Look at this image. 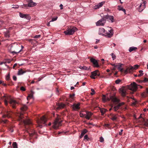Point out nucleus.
I'll return each instance as SVG.
<instances>
[{
	"instance_id": "obj_52",
	"label": "nucleus",
	"mask_w": 148,
	"mask_h": 148,
	"mask_svg": "<svg viewBox=\"0 0 148 148\" xmlns=\"http://www.w3.org/2000/svg\"><path fill=\"white\" fill-rule=\"evenodd\" d=\"M104 139L102 137H101L100 138V141L101 142H103L104 141Z\"/></svg>"
},
{
	"instance_id": "obj_22",
	"label": "nucleus",
	"mask_w": 148,
	"mask_h": 148,
	"mask_svg": "<svg viewBox=\"0 0 148 148\" xmlns=\"http://www.w3.org/2000/svg\"><path fill=\"white\" fill-rule=\"evenodd\" d=\"M86 115L85 118L86 119L89 120L90 119L91 116H92V114L90 112H86Z\"/></svg>"
},
{
	"instance_id": "obj_35",
	"label": "nucleus",
	"mask_w": 148,
	"mask_h": 148,
	"mask_svg": "<svg viewBox=\"0 0 148 148\" xmlns=\"http://www.w3.org/2000/svg\"><path fill=\"white\" fill-rule=\"evenodd\" d=\"M79 68L83 70H89V68L85 66H80Z\"/></svg>"
},
{
	"instance_id": "obj_10",
	"label": "nucleus",
	"mask_w": 148,
	"mask_h": 148,
	"mask_svg": "<svg viewBox=\"0 0 148 148\" xmlns=\"http://www.w3.org/2000/svg\"><path fill=\"white\" fill-rule=\"evenodd\" d=\"M106 22V20L103 18L97 21L96 23L97 26H103Z\"/></svg>"
},
{
	"instance_id": "obj_63",
	"label": "nucleus",
	"mask_w": 148,
	"mask_h": 148,
	"mask_svg": "<svg viewBox=\"0 0 148 148\" xmlns=\"http://www.w3.org/2000/svg\"><path fill=\"white\" fill-rule=\"evenodd\" d=\"M60 9L62 10L63 9V5L62 4H61L60 5Z\"/></svg>"
},
{
	"instance_id": "obj_11",
	"label": "nucleus",
	"mask_w": 148,
	"mask_h": 148,
	"mask_svg": "<svg viewBox=\"0 0 148 148\" xmlns=\"http://www.w3.org/2000/svg\"><path fill=\"white\" fill-rule=\"evenodd\" d=\"M100 75V73L98 70H96L91 73L90 77L92 79H95V76H99Z\"/></svg>"
},
{
	"instance_id": "obj_62",
	"label": "nucleus",
	"mask_w": 148,
	"mask_h": 148,
	"mask_svg": "<svg viewBox=\"0 0 148 148\" xmlns=\"http://www.w3.org/2000/svg\"><path fill=\"white\" fill-rule=\"evenodd\" d=\"M137 101H134L133 102L132 104L134 105H136Z\"/></svg>"
},
{
	"instance_id": "obj_56",
	"label": "nucleus",
	"mask_w": 148,
	"mask_h": 148,
	"mask_svg": "<svg viewBox=\"0 0 148 148\" xmlns=\"http://www.w3.org/2000/svg\"><path fill=\"white\" fill-rule=\"evenodd\" d=\"M13 78L14 81H16L17 80V77L16 76L14 75L13 77Z\"/></svg>"
},
{
	"instance_id": "obj_7",
	"label": "nucleus",
	"mask_w": 148,
	"mask_h": 148,
	"mask_svg": "<svg viewBox=\"0 0 148 148\" xmlns=\"http://www.w3.org/2000/svg\"><path fill=\"white\" fill-rule=\"evenodd\" d=\"M62 121L58 118H56L55 121L53 125V127L55 129H57L58 128L59 126L61 125Z\"/></svg>"
},
{
	"instance_id": "obj_20",
	"label": "nucleus",
	"mask_w": 148,
	"mask_h": 148,
	"mask_svg": "<svg viewBox=\"0 0 148 148\" xmlns=\"http://www.w3.org/2000/svg\"><path fill=\"white\" fill-rule=\"evenodd\" d=\"M108 32H106V36L109 38H110L113 35V30L111 29L110 30H108Z\"/></svg>"
},
{
	"instance_id": "obj_25",
	"label": "nucleus",
	"mask_w": 148,
	"mask_h": 148,
	"mask_svg": "<svg viewBox=\"0 0 148 148\" xmlns=\"http://www.w3.org/2000/svg\"><path fill=\"white\" fill-rule=\"evenodd\" d=\"M87 132V130L86 129H84L82 131L81 134L80 136V138H81Z\"/></svg>"
},
{
	"instance_id": "obj_14",
	"label": "nucleus",
	"mask_w": 148,
	"mask_h": 148,
	"mask_svg": "<svg viewBox=\"0 0 148 148\" xmlns=\"http://www.w3.org/2000/svg\"><path fill=\"white\" fill-rule=\"evenodd\" d=\"M103 17L106 20L107 19L108 21H110L112 23L114 21V17L112 16H110L108 15H104L103 16Z\"/></svg>"
},
{
	"instance_id": "obj_37",
	"label": "nucleus",
	"mask_w": 148,
	"mask_h": 148,
	"mask_svg": "<svg viewBox=\"0 0 148 148\" xmlns=\"http://www.w3.org/2000/svg\"><path fill=\"white\" fill-rule=\"evenodd\" d=\"M21 109L23 111H25L27 109V107L25 105H23L21 107Z\"/></svg>"
},
{
	"instance_id": "obj_44",
	"label": "nucleus",
	"mask_w": 148,
	"mask_h": 148,
	"mask_svg": "<svg viewBox=\"0 0 148 148\" xmlns=\"http://www.w3.org/2000/svg\"><path fill=\"white\" fill-rule=\"evenodd\" d=\"M122 65V64H120V63H119L118 64L116 65V66H117L116 67H118V69H120Z\"/></svg>"
},
{
	"instance_id": "obj_38",
	"label": "nucleus",
	"mask_w": 148,
	"mask_h": 148,
	"mask_svg": "<svg viewBox=\"0 0 148 148\" xmlns=\"http://www.w3.org/2000/svg\"><path fill=\"white\" fill-rule=\"evenodd\" d=\"M12 146L13 148H18L17 145L16 143L15 142H13L12 143Z\"/></svg>"
},
{
	"instance_id": "obj_32",
	"label": "nucleus",
	"mask_w": 148,
	"mask_h": 148,
	"mask_svg": "<svg viewBox=\"0 0 148 148\" xmlns=\"http://www.w3.org/2000/svg\"><path fill=\"white\" fill-rule=\"evenodd\" d=\"M8 121L7 119L3 120L0 119V123H3L5 124L8 123Z\"/></svg>"
},
{
	"instance_id": "obj_4",
	"label": "nucleus",
	"mask_w": 148,
	"mask_h": 148,
	"mask_svg": "<svg viewBox=\"0 0 148 148\" xmlns=\"http://www.w3.org/2000/svg\"><path fill=\"white\" fill-rule=\"evenodd\" d=\"M124 104V103L123 102L119 103L117 105L114 106L113 108V110H114V111L119 113L120 112L119 111H118V110L119 109L122 110H125L127 109L126 107L121 106Z\"/></svg>"
},
{
	"instance_id": "obj_55",
	"label": "nucleus",
	"mask_w": 148,
	"mask_h": 148,
	"mask_svg": "<svg viewBox=\"0 0 148 148\" xmlns=\"http://www.w3.org/2000/svg\"><path fill=\"white\" fill-rule=\"evenodd\" d=\"M40 35H36L34 36V38H38L40 37Z\"/></svg>"
},
{
	"instance_id": "obj_61",
	"label": "nucleus",
	"mask_w": 148,
	"mask_h": 148,
	"mask_svg": "<svg viewBox=\"0 0 148 148\" xmlns=\"http://www.w3.org/2000/svg\"><path fill=\"white\" fill-rule=\"evenodd\" d=\"M17 64L16 63V64H14V65L13 66V68L14 69L15 68V67L16 66H17Z\"/></svg>"
},
{
	"instance_id": "obj_45",
	"label": "nucleus",
	"mask_w": 148,
	"mask_h": 148,
	"mask_svg": "<svg viewBox=\"0 0 148 148\" xmlns=\"http://www.w3.org/2000/svg\"><path fill=\"white\" fill-rule=\"evenodd\" d=\"M84 139H86L88 141L90 138L88 137V136L87 135H86L84 137Z\"/></svg>"
},
{
	"instance_id": "obj_40",
	"label": "nucleus",
	"mask_w": 148,
	"mask_h": 148,
	"mask_svg": "<svg viewBox=\"0 0 148 148\" xmlns=\"http://www.w3.org/2000/svg\"><path fill=\"white\" fill-rule=\"evenodd\" d=\"M7 81L9 83L8 84V85H13L12 81L11 79H10V80Z\"/></svg>"
},
{
	"instance_id": "obj_60",
	"label": "nucleus",
	"mask_w": 148,
	"mask_h": 148,
	"mask_svg": "<svg viewBox=\"0 0 148 148\" xmlns=\"http://www.w3.org/2000/svg\"><path fill=\"white\" fill-rule=\"evenodd\" d=\"M119 70L121 71V72H124L125 71H124L123 69H121V68L120 69H119Z\"/></svg>"
},
{
	"instance_id": "obj_28",
	"label": "nucleus",
	"mask_w": 148,
	"mask_h": 148,
	"mask_svg": "<svg viewBox=\"0 0 148 148\" xmlns=\"http://www.w3.org/2000/svg\"><path fill=\"white\" fill-rule=\"evenodd\" d=\"M26 72L25 71H23L22 69H20L18 72V75H21L23 74Z\"/></svg>"
},
{
	"instance_id": "obj_5",
	"label": "nucleus",
	"mask_w": 148,
	"mask_h": 148,
	"mask_svg": "<svg viewBox=\"0 0 148 148\" xmlns=\"http://www.w3.org/2000/svg\"><path fill=\"white\" fill-rule=\"evenodd\" d=\"M103 100L104 101H109L111 100L114 103H118L119 100L117 99L115 96H110V98L106 97L105 95H103Z\"/></svg>"
},
{
	"instance_id": "obj_47",
	"label": "nucleus",
	"mask_w": 148,
	"mask_h": 148,
	"mask_svg": "<svg viewBox=\"0 0 148 148\" xmlns=\"http://www.w3.org/2000/svg\"><path fill=\"white\" fill-rule=\"evenodd\" d=\"M121 82V80L119 79H117L115 81V83L116 84H119Z\"/></svg>"
},
{
	"instance_id": "obj_13",
	"label": "nucleus",
	"mask_w": 148,
	"mask_h": 148,
	"mask_svg": "<svg viewBox=\"0 0 148 148\" xmlns=\"http://www.w3.org/2000/svg\"><path fill=\"white\" fill-rule=\"evenodd\" d=\"M134 70L133 67L132 66H130L129 67H127L126 69L125 70L124 73L125 74H126L128 73H131Z\"/></svg>"
},
{
	"instance_id": "obj_31",
	"label": "nucleus",
	"mask_w": 148,
	"mask_h": 148,
	"mask_svg": "<svg viewBox=\"0 0 148 148\" xmlns=\"http://www.w3.org/2000/svg\"><path fill=\"white\" fill-rule=\"evenodd\" d=\"M117 7V9L118 10H119V11H122L124 13H125V9H123L122 7H121L120 6L118 5V6Z\"/></svg>"
},
{
	"instance_id": "obj_57",
	"label": "nucleus",
	"mask_w": 148,
	"mask_h": 148,
	"mask_svg": "<svg viewBox=\"0 0 148 148\" xmlns=\"http://www.w3.org/2000/svg\"><path fill=\"white\" fill-rule=\"evenodd\" d=\"M75 95V94H70V97L71 98H73Z\"/></svg>"
},
{
	"instance_id": "obj_9",
	"label": "nucleus",
	"mask_w": 148,
	"mask_h": 148,
	"mask_svg": "<svg viewBox=\"0 0 148 148\" xmlns=\"http://www.w3.org/2000/svg\"><path fill=\"white\" fill-rule=\"evenodd\" d=\"M143 1L142 3H140V5L138 7H137L138 5H137L136 7L138 8V11L139 12L142 11L145 7V4L146 2L145 1H143V0H142Z\"/></svg>"
},
{
	"instance_id": "obj_48",
	"label": "nucleus",
	"mask_w": 148,
	"mask_h": 148,
	"mask_svg": "<svg viewBox=\"0 0 148 148\" xmlns=\"http://www.w3.org/2000/svg\"><path fill=\"white\" fill-rule=\"evenodd\" d=\"M57 18H58L57 17L52 18V20L51 21H50V22H53V21H55L57 20Z\"/></svg>"
},
{
	"instance_id": "obj_33",
	"label": "nucleus",
	"mask_w": 148,
	"mask_h": 148,
	"mask_svg": "<svg viewBox=\"0 0 148 148\" xmlns=\"http://www.w3.org/2000/svg\"><path fill=\"white\" fill-rule=\"evenodd\" d=\"M21 47H22V49H21L19 51H12L11 52V53L13 54V55H14V54H17L18 53H19L20 52H21V51H22V49L24 48V47L23 46L21 45Z\"/></svg>"
},
{
	"instance_id": "obj_21",
	"label": "nucleus",
	"mask_w": 148,
	"mask_h": 148,
	"mask_svg": "<svg viewBox=\"0 0 148 148\" xmlns=\"http://www.w3.org/2000/svg\"><path fill=\"white\" fill-rule=\"evenodd\" d=\"M105 3L104 1H102L99 3L97 5H95L93 7V8L95 9H97L99 8L100 7H102Z\"/></svg>"
},
{
	"instance_id": "obj_26",
	"label": "nucleus",
	"mask_w": 148,
	"mask_h": 148,
	"mask_svg": "<svg viewBox=\"0 0 148 148\" xmlns=\"http://www.w3.org/2000/svg\"><path fill=\"white\" fill-rule=\"evenodd\" d=\"M148 96V88H147L146 91L142 94V96L143 97H145Z\"/></svg>"
},
{
	"instance_id": "obj_59",
	"label": "nucleus",
	"mask_w": 148,
	"mask_h": 148,
	"mask_svg": "<svg viewBox=\"0 0 148 148\" xmlns=\"http://www.w3.org/2000/svg\"><path fill=\"white\" fill-rule=\"evenodd\" d=\"M123 131V130H121V132H119V134L120 135H121L122 134V132Z\"/></svg>"
},
{
	"instance_id": "obj_6",
	"label": "nucleus",
	"mask_w": 148,
	"mask_h": 148,
	"mask_svg": "<svg viewBox=\"0 0 148 148\" xmlns=\"http://www.w3.org/2000/svg\"><path fill=\"white\" fill-rule=\"evenodd\" d=\"M138 86H139L140 88H142V87L139 85H137L135 82L131 83V84L128 86V88L130 90L134 91H135L138 88Z\"/></svg>"
},
{
	"instance_id": "obj_42",
	"label": "nucleus",
	"mask_w": 148,
	"mask_h": 148,
	"mask_svg": "<svg viewBox=\"0 0 148 148\" xmlns=\"http://www.w3.org/2000/svg\"><path fill=\"white\" fill-rule=\"evenodd\" d=\"M133 67V69L134 70L137 69L139 67V66L138 65L136 64L134 65Z\"/></svg>"
},
{
	"instance_id": "obj_58",
	"label": "nucleus",
	"mask_w": 148,
	"mask_h": 148,
	"mask_svg": "<svg viewBox=\"0 0 148 148\" xmlns=\"http://www.w3.org/2000/svg\"><path fill=\"white\" fill-rule=\"evenodd\" d=\"M5 36L6 37L9 38V33L8 32H7L5 34Z\"/></svg>"
},
{
	"instance_id": "obj_30",
	"label": "nucleus",
	"mask_w": 148,
	"mask_h": 148,
	"mask_svg": "<svg viewBox=\"0 0 148 148\" xmlns=\"http://www.w3.org/2000/svg\"><path fill=\"white\" fill-rule=\"evenodd\" d=\"M143 121L145 126L148 127V120L143 119Z\"/></svg>"
},
{
	"instance_id": "obj_53",
	"label": "nucleus",
	"mask_w": 148,
	"mask_h": 148,
	"mask_svg": "<svg viewBox=\"0 0 148 148\" xmlns=\"http://www.w3.org/2000/svg\"><path fill=\"white\" fill-rule=\"evenodd\" d=\"M9 130L11 132H13V130L12 129V127L11 126L9 128Z\"/></svg>"
},
{
	"instance_id": "obj_2",
	"label": "nucleus",
	"mask_w": 148,
	"mask_h": 148,
	"mask_svg": "<svg viewBox=\"0 0 148 148\" xmlns=\"http://www.w3.org/2000/svg\"><path fill=\"white\" fill-rule=\"evenodd\" d=\"M23 117L22 114H21L19 117V121L21 123H23L25 126V128L27 129L29 128V126L32 125V122L29 119H27L25 120L23 119Z\"/></svg>"
},
{
	"instance_id": "obj_16",
	"label": "nucleus",
	"mask_w": 148,
	"mask_h": 148,
	"mask_svg": "<svg viewBox=\"0 0 148 148\" xmlns=\"http://www.w3.org/2000/svg\"><path fill=\"white\" fill-rule=\"evenodd\" d=\"M111 119L113 121H116L117 119L118 114L111 113L110 114Z\"/></svg>"
},
{
	"instance_id": "obj_54",
	"label": "nucleus",
	"mask_w": 148,
	"mask_h": 148,
	"mask_svg": "<svg viewBox=\"0 0 148 148\" xmlns=\"http://www.w3.org/2000/svg\"><path fill=\"white\" fill-rule=\"evenodd\" d=\"M19 6L18 5H14V6L12 7V8L14 9H18V8Z\"/></svg>"
},
{
	"instance_id": "obj_51",
	"label": "nucleus",
	"mask_w": 148,
	"mask_h": 148,
	"mask_svg": "<svg viewBox=\"0 0 148 148\" xmlns=\"http://www.w3.org/2000/svg\"><path fill=\"white\" fill-rule=\"evenodd\" d=\"M20 90L23 91H25L26 90V89L24 87L22 86L20 88Z\"/></svg>"
},
{
	"instance_id": "obj_49",
	"label": "nucleus",
	"mask_w": 148,
	"mask_h": 148,
	"mask_svg": "<svg viewBox=\"0 0 148 148\" xmlns=\"http://www.w3.org/2000/svg\"><path fill=\"white\" fill-rule=\"evenodd\" d=\"M85 115H86L85 114H83L82 113H81V112H80V116L81 117H85Z\"/></svg>"
},
{
	"instance_id": "obj_1",
	"label": "nucleus",
	"mask_w": 148,
	"mask_h": 148,
	"mask_svg": "<svg viewBox=\"0 0 148 148\" xmlns=\"http://www.w3.org/2000/svg\"><path fill=\"white\" fill-rule=\"evenodd\" d=\"M3 99L4 100L5 105H7L8 102H9L13 108L14 109L16 108V105L18 104V103L15 100L12 99L11 96L5 95L3 97Z\"/></svg>"
},
{
	"instance_id": "obj_24",
	"label": "nucleus",
	"mask_w": 148,
	"mask_h": 148,
	"mask_svg": "<svg viewBox=\"0 0 148 148\" xmlns=\"http://www.w3.org/2000/svg\"><path fill=\"white\" fill-rule=\"evenodd\" d=\"M121 92L122 95L123 96H125L126 94V92L125 90V88H121L120 90Z\"/></svg>"
},
{
	"instance_id": "obj_18",
	"label": "nucleus",
	"mask_w": 148,
	"mask_h": 148,
	"mask_svg": "<svg viewBox=\"0 0 148 148\" xmlns=\"http://www.w3.org/2000/svg\"><path fill=\"white\" fill-rule=\"evenodd\" d=\"M80 103H74L72 106V108L74 110H77L80 108L79 107Z\"/></svg>"
},
{
	"instance_id": "obj_8",
	"label": "nucleus",
	"mask_w": 148,
	"mask_h": 148,
	"mask_svg": "<svg viewBox=\"0 0 148 148\" xmlns=\"http://www.w3.org/2000/svg\"><path fill=\"white\" fill-rule=\"evenodd\" d=\"M47 121V119L45 116H43L40 118V119L38 120L37 122L38 124V126L40 127H42V125H40V124H45Z\"/></svg>"
},
{
	"instance_id": "obj_41",
	"label": "nucleus",
	"mask_w": 148,
	"mask_h": 148,
	"mask_svg": "<svg viewBox=\"0 0 148 148\" xmlns=\"http://www.w3.org/2000/svg\"><path fill=\"white\" fill-rule=\"evenodd\" d=\"M6 79L7 81L10 80V74L9 73L6 76Z\"/></svg>"
},
{
	"instance_id": "obj_17",
	"label": "nucleus",
	"mask_w": 148,
	"mask_h": 148,
	"mask_svg": "<svg viewBox=\"0 0 148 148\" xmlns=\"http://www.w3.org/2000/svg\"><path fill=\"white\" fill-rule=\"evenodd\" d=\"M12 114V112H11L7 111L3 115V118H5L6 117L8 118H10Z\"/></svg>"
},
{
	"instance_id": "obj_12",
	"label": "nucleus",
	"mask_w": 148,
	"mask_h": 148,
	"mask_svg": "<svg viewBox=\"0 0 148 148\" xmlns=\"http://www.w3.org/2000/svg\"><path fill=\"white\" fill-rule=\"evenodd\" d=\"M90 61L93 64L94 67H99L97 61L95 59L93 58H91Z\"/></svg>"
},
{
	"instance_id": "obj_64",
	"label": "nucleus",
	"mask_w": 148,
	"mask_h": 148,
	"mask_svg": "<svg viewBox=\"0 0 148 148\" xmlns=\"http://www.w3.org/2000/svg\"><path fill=\"white\" fill-rule=\"evenodd\" d=\"M143 75V73H141L140 74L138 75V76L139 77H140L141 76H142Z\"/></svg>"
},
{
	"instance_id": "obj_34",
	"label": "nucleus",
	"mask_w": 148,
	"mask_h": 148,
	"mask_svg": "<svg viewBox=\"0 0 148 148\" xmlns=\"http://www.w3.org/2000/svg\"><path fill=\"white\" fill-rule=\"evenodd\" d=\"M106 109L104 108L101 109H100V112L101 114V115H103L106 112Z\"/></svg>"
},
{
	"instance_id": "obj_46",
	"label": "nucleus",
	"mask_w": 148,
	"mask_h": 148,
	"mask_svg": "<svg viewBox=\"0 0 148 148\" xmlns=\"http://www.w3.org/2000/svg\"><path fill=\"white\" fill-rule=\"evenodd\" d=\"M28 41L30 42H31L32 43H34V41H35V40L33 39H29L28 40Z\"/></svg>"
},
{
	"instance_id": "obj_36",
	"label": "nucleus",
	"mask_w": 148,
	"mask_h": 148,
	"mask_svg": "<svg viewBox=\"0 0 148 148\" xmlns=\"http://www.w3.org/2000/svg\"><path fill=\"white\" fill-rule=\"evenodd\" d=\"M148 82V79L146 77L144 78L143 80H139V82L140 83H142L143 82Z\"/></svg>"
},
{
	"instance_id": "obj_27",
	"label": "nucleus",
	"mask_w": 148,
	"mask_h": 148,
	"mask_svg": "<svg viewBox=\"0 0 148 148\" xmlns=\"http://www.w3.org/2000/svg\"><path fill=\"white\" fill-rule=\"evenodd\" d=\"M65 106V105L63 103L59 104L58 107L57 108V110H58L60 109L64 108Z\"/></svg>"
},
{
	"instance_id": "obj_19",
	"label": "nucleus",
	"mask_w": 148,
	"mask_h": 148,
	"mask_svg": "<svg viewBox=\"0 0 148 148\" xmlns=\"http://www.w3.org/2000/svg\"><path fill=\"white\" fill-rule=\"evenodd\" d=\"M99 34L106 36V30L104 28H101L99 29Z\"/></svg>"
},
{
	"instance_id": "obj_3",
	"label": "nucleus",
	"mask_w": 148,
	"mask_h": 148,
	"mask_svg": "<svg viewBox=\"0 0 148 148\" xmlns=\"http://www.w3.org/2000/svg\"><path fill=\"white\" fill-rule=\"evenodd\" d=\"M77 30V28L74 26H71L68 27L66 30L64 32V33L66 35H71Z\"/></svg>"
},
{
	"instance_id": "obj_50",
	"label": "nucleus",
	"mask_w": 148,
	"mask_h": 148,
	"mask_svg": "<svg viewBox=\"0 0 148 148\" xmlns=\"http://www.w3.org/2000/svg\"><path fill=\"white\" fill-rule=\"evenodd\" d=\"M91 91L92 92L91 93V94L92 95H93L95 94V91L93 89H91Z\"/></svg>"
},
{
	"instance_id": "obj_39",
	"label": "nucleus",
	"mask_w": 148,
	"mask_h": 148,
	"mask_svg": "<svg viewBox=\"0 0 148 148\" xmlns=\"http://www.w3.org/2000/svg\"><path fill=\"white\" fill-rule=\"evenodd\" d=\"M33 97V95L32 93L30 94L27 97V99L28 100L32 98Z\"/></svg>"
},
{
	"instance_id": "obj_43",
	"label": "nucleus",
	"mask_w": 148,
	"mask_h": 148,
	"mask_svg": "<svg viewBox=\"0 0 148 148\" xmlns=\"http://www.w3.org/2000/svg\"><path fill=\"white\" fill-rule=\"evenodd\" d=\"M111 55L113 60L115 59L116 58V56L113 53H112Z\"/></svg>"
},
{
	"instance_id": "obj_23",
	"label": "nucleus",
	"mask_w": 148,
	"mask_h": 148,
	"mask_svg": "<svg viewBox=\"0 0 148 148\" xmlns=\"http://www.w3.org/2000/svg\"><path fill=\"white\" fill-rule=\"evenodd\" d=\"M28 4V6L33 7L36 5V3L33 2L32 0H29Z\"/></svg>"
},
{
	"instance_id": "obj_15",
	"label": "nucleus",
	"mask_w": 148,
	"mask_h": 148,
	"mask_svg": "<svg viewBox=\"0 0 148 148\" xmlns=\"http://www.w3.org/2000/svg\"><path fill=\"white\" fill-rule=\"evenodd\" d=\"M19 16L21 18H26L28 20H30L31 18L30 16L28 14H25L20 13H19Z\"/></svg>"
},
{
	"instance_id": "obj_29",
	"label": "nucleus",
	"mask_w": 148,
	"mask_h": 148,
	"mask_svg": "<svg viewBox=\"0 0 148 148\" xmlns=\"http://www.w3.org/2000/svg\"><path fill=\"white\" fill-rule=\"evenodd\" d=\"M137 49V48L136 47H130L129 49V51L130 52H131L132 51H136V50Z\"/></svg>"
}]
</instances>
